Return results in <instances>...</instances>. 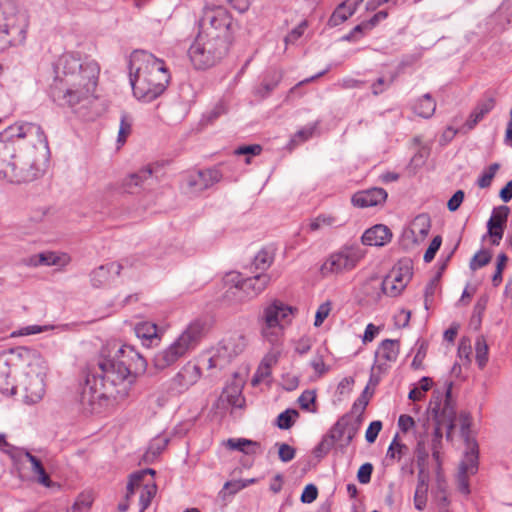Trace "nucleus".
Instances as JSON below:
<instances>
[{"label":"nucleus","instance_id":"1","mask_svg":"<svg viewBox=\"0 0 512 512\" xmlns=\"http://www.w3.org/2000/svg\"><path fill=\"white\" fill-rule=\"evenodd\" d=\"M146 366V360L128 345L120 347L113 356L101 357L81 386L79 401L83 410L100 412L106 406L123 401Z\"/></svg>","mask_w":512,"mask_h":512},{"label":"nucleus","instance_id":"2","mask_svg":"<svg viewBox=\"0 0 512 512\" xmlns=\"http://www.w3.org/2000/svg\"><path fill=\"white\" fill-rule=\"evenodd\" d=\"M49 154L47 137L34 123L16 124L0 133V178L30 182L41 173L40 162Z\"/></svg>","mask_w":512,"mask_h":512},{"label":"nucleus","instance_id":"3","mask_svg":"<svg viewBox=\"0 0 512 512\" xmlns=\"http://www.w3.org/2000/svg\"><path fill=\"white\" fill-rule=\"evenodd\" d=\"M100 68L94 60H82L66 53L55 65V77L49 87V96L59 106L74 107L93 96Z\"/></svg>","mask_w":512,"mask_h":512},{"label":"nucleus","instance_id":"4","mask_svg":"<svg viewBox=\"0 0 512 512\" xmlns=\"http://www.w3.org/2000/svg\"><path fill=\"white\" fill-rule=\"evenodd\" d=\"M129 69L133 94L144 102H151L159 97L170 81L164 61L146 51L132 53Z\"/></svg>","mask_w":512,"mask_h":512},{"label":"nucleus","instance_id":"5","mask_svg":"<svg viewBox=\"0 0 512 512\" xmlns=\"http://www.w3.org/2000/svg\"><path fill=\"white\" fill-rule=\"evenodd\" d=\"M205 331L206 324L203 320H193L169 347L154 356L155 367L163 370L194 350L205 335Z\"/></svg>","mask_w":512,"mask_h":512},{"label":"nucleus","instance_id":"6","mask_svg":"<svg viewBox=\"0 0 512 512\" xmlns=\"http://www.w3.org/2000/svg\"><path fill=\"white\" fill-rule=\"evenodd\" d=\"M452 387L453 382L445 383V400L443 404L439 396L430 402L428 411L434 421L430 428L431 448H437L441 445L444 430L446 431V438L449 440L455 429L456 409L452 400Z\"/></svg>","mask_w":512,"mask_h":512},{"label":"nucleus","instance_id":"7","mask_svg":"<svg viewBox=\"0 0 512 512\" xmlns=\"http://www.w3.org/2000/svg\"><path fill=\"white\" fill-rule=\"evenodd\" d=\"M238 23L222 6H205L198 20V32L232 44Z\"/></svg>","mask_w":512,"mask_h":512},{"label":"nucleus","instance_id":"8","mask_svg":"<svg viewBox=\"0 0 512 512\" xmlns=\"http://www.w3.org/2000/svg\"><path fill=\"white\" fill-rule=\"evenodd\" d=\"M230 46L228 42L198 32L188 49V57L195 69L206 70L221 62Z\"/></svg>","mask_w":512,"mask_h":512},{"label":"nucleus","instance_id":"9","mask_svg":"<svg viewBox=\"0 0 512 512\" xmlns=\"http://www.w3.org/2000/svg\"><path fill=\"white\" fill-rule=\"evenodd\" d=\"M292 312L291 306L279 300H274L263 308L259 316L261 335L272 346H277L282 341L285 321Z\"/></svg>","mask_w":512,"mask_h":512},{"label":"nucleus","instance_id":"10","mask_svg":"<svg viewBox=\"0 0 512 512\" xmlns=\"http://www.w3.org/2000/svg\"><path fill=\"white\" fill-rule=\"evenodd\" d=\"M22 358L29 361V366H36L37 369H31L25 374L21 381L24 401L28 404L39 402L45 393V361L41 355L30 349H24L20 354Z\"/></svg>","mask_w":512,"mask_h":512},{"label":"nucleus","instance_id":"11","mask_svg":"<svg viewBox=\"0 0 512 512\" xmlns=\"http://www.w3.org/2000/svg\"><path fill=\"white\" fill-rule=\"evenodd\" d=\"M364 255L365 252L358 245L345 246L329 256L321 266V273L323 276H328L351 271Z\"/></svg>","mask_w":512,"mask_h":512},{"label":"nucleus","instance_id":"12","mask_svg":"<svg viewBox=\"0 0 512 512\" xmlns=\"http://www.w3.org/2000/svg\"><path fill=\"white\" fill-rule=\"evenodd\" d=\"M359 427L349 415L340 417L316 448H346L353 445Z\"/></svg>","mask_w":512,"mask_h":512},{"label":"nucleus","instance_id":"13","mask_svg":"<svg viewBox=\"0 0 512 512\" xmlns=\"http://www.w3.org/2000/svg\"><path fill=\"white\" fill-rule=\"evenodd\" d=\"M26 28L24 19L20 20L15 15L5 17L0 11V52L10 46L23 43L26 38Z\"/></svg>","mask_w":512,"mask_h":512},{"label":"nucleus","instance_id":"14","mask_svg":"<svg viewBox=\"0 0 512 512\" xmlns=\"http://www.w3.org/2000/svg\"><path fill=\"white\" fill-rule=\"evenodd\" d=\"M398 427L404 437L413 436L416 440V448H431V424L429 420L416 425L414 419L407 414H402L398 419Z\"/></svg>","mask_w":512,"mask_h":512},{"label":"nucleus","instance_id":"15","mask_svg":"<svg viewBox=\"0 0 512 512\" xmlns=\"http://www.w3.org/2000/svg\"><path fill=\"white\" fill-rule=\"evenodd\" d=\"M479 469V450H466L458 466L457 488L464 494H470L469 478Z\"/></svg>","mask_w":512,"mask_h":512},{"label":"nucleus","instance_id":"16","mask_svg":"<svg viewBox=\"0 0 512 512\" xmlns=\"http://www.w3.org/2000/svg\"><path fill=\"white\" fill-rule=\"evenodd\" d=\"M412 277L411 268L408 264L394 267L382 281V291L386 295L395 297L399 295Z\"/></svg>","mask_w":512,"mask_h":512},{"label":"nucleus","instance_id":"17","mask_svg":"<svg viewBox=\"0 0 512 512\" xmlns=\"http://www.w3.org/2000/svg\"><path fill=\"white\" fill-rule=\"evenodd\" d=\"M201 377L200 367L189 361L187 362L180 371L172 378L171 387L178 393L187 391L193 386Z\"/></svg>","mask_w":512,"mask_h":512},{"label":"nucleus","instance_id":"18","mask_svg":"<svg viewBox=\"0 0 512 512\" xmlns=\"http://www.w3.org/2000/svg\"><path fill=\"white\" fill-rule=\"evenodd\" d=\"M221 178L222 174L216 168L199 170L188 176L187 187L191 193L202 192L219 182Z\"/></svg>","mask_w":512,"mask_h":512},{"label":"nucleus","instance_id":"19","mask_svg":"<svg viewBox=\"0 0 512 512\" xmlns=\"http://www.w3.org/2000/svg\"><path fill=\"white\" fill-rule=\"evenodd\" d=\"M509 212V208L504 205L493 210V213L487 222L488 234L491 237L492 245H499L504 234V228Z\"/></svg>","mask_w":512,"mask_h":512},{"label":"nucleus","instance_id":"20","mask_svg":"<svg viewBox=\"0 0 512 512\" xmlns=\"http://www.w3.org/2000/svg\"><path fill=\"white\" fill-rule=\"evenodd\" d=\"M387 192L383 188L373 187L356 192L352 198V204L359 208H367L382 205L387 199Z\"/></svg>","mask_w":512,"mask_h":512},{"label":"nucleus","instance_id":"21","mask_svg":"<svg viewBox=\"0 0 512 512\" xmlns=\"http://www.w3.org/2000/svg\"><path fill=\"white\" fill-rule=\"evenodd\" d=\"M400 350L399 340L385 339L376 351L377 370L382 373L387 369L388 362H395Z\"/></svg>","mask_w":512,"mask_h":512},{"label":"nucleus","instance_id":"22","mask_svg":"<svg viewBox=\"0 0 512 512\" xmlns=\"http://www.w3.org/2000/svg\"><path fill=\"white\" fill-rule=\"evenodd\" d=\"M271 281L268 274H257L253 277L237 280L235 287L243 291L249 298L256 297L266 289Z\"/></svg>","mask_w":512,"mask_h":512},{"label":"nucleus","instance_id":"23","mask_svg":"<svg viewBox=\"0 0 512 512\" xmlns=\"http://www.w3.org/2000/svg\"><path fill=\"white\" fill-rule=\"evenodd\" d=\"M246 344V338L241 334H234L223 339L218 346L220 356H223V362L229 363L234 357L242 353Z\"/></svg>","mask_w":512,"mask_h":512},{"label":"nucleus","instance_id":"24","mask_svg":"<svg viewBox=\"0 0 512 512\" xmlns=\"http://www.w3.org/2000/svg\"><path fill=\"white\" fill-rule=\"evenodd\" d=\"M392 233L390 229L383 225L377 224L367 229L361 237L362 243L368 246H384L390 242Z\"/></svg>","mask_w":512,"mask_h":512},{"label":"nucleus","instance_id":"25","mask_svg":"<svg viewBox=\"0 0 512 512\" xmlns=\"http://www.w3.org/2000/svg\"><path fill=\"white\" fill-rule=\"evenodd\" d=\"M123 265L119 262H111L106 265H100L90 273V281L93 287H102L109 279L111 271L120 275Z\"/></svg>","mask_w":512,"mask_h":512},{"label":"nucleus","instance_id":"26","mask_svg":"<svg viewBox=\"0 0 512 512\" xmlns=\"http://www.w3.org/2000/svg\"><path fill=\"white\" fill-rule=\"evenodd\" d=\"M16 388L11 374L10 361L6 355L0 354V392L12 395L16 393Z\"/></svg>","mask_w":512,"mask_h":512},{"label":"nucleus","instance_id":"27","mask_svg":"<svg viewBox=\"0 0 512 512\" xmlns=\"http://www.w3.org/2000/svg\"><path fill=\"white\" fill-rule=\"evenodd\" d=\"M431 228V220L427 214L417 215L411 223V227L405 232L406 237L413 238L414 242H417L416 235H419L421 239H424Z\"/></svg>","mask_w":512,"mask_h":512},{"label":"nucleus","instance_id":"28","mask_svg":"<svg viewBox=\"0 0 512 512\" xmlns=\"http://www.w3.org/2000/svg\"><path fill=\"white\" fill-rule=\"evenodd\" d=\"M150 179H152V169L150 167H146L125 178L123 181V187L127 193L133 194L137 192L138 187H141Z\"/></svg>","mask_w":512,"mask_h":512},{"label":"nucleus","instance_id":"29","mask_svg":"<svg viewBox=\"0 0 512 512\" xmlns=\"http://www.w3.org/2000/svg\"><path fill=\"white\" fill-rule=\"evenodd\" d=\"M24 457L31 463L32 470L35 474L38 475V482L45 487H53L56 486L55 483H53L49 477V475L46 473L45 468L39 458L32 455L29 450H23Z\"/></svg>","mask_w":512,"mask_h":512},{"label":"nucleus","instance_id":"30","mask_svg":"<svg viewBox=\"0 0 512 512\" xmlns=\"http://www.w3.org/2000/svg\"><path fill=\"white\" fill-rule=\"evenodd\" d=\"M428 482L423 470L418 474V483L414 494V505L417 510H424L427 503Z\"/></svg>","mask_w":512,"mask_h":512},{"label":"nucleus","instance_id":"31","mask_svg":"<svg viewBox=\"0 0 512 512\" xmlns=\"http://www.w3.org/2000/svg\"><path fill=\"white\" fill-rule=\"evenodd\" d=\"M136 336L143 340L144 345H151L153 341L158 340L157 326L150 322L139 323L135 327Z\"/></svg>","mask_w":512,"mask_h":512},{"label":"nucleus","instance_id":"32","mask_svg":"<svg viewBox=\"0 0 512 512\" xmlns=\"http://www.w3.org/2000/svg\"><path fill=\"white\" fill-rule=\"evenodd\" d=\"M413 109L420 117L430 118L435 112L436 103L432 96L427 93L416 102Z\"/></svg>","mask_w":512,"mask_h":512},{"label":"nucleus","instance_id":"33","mask_svg":"<svg viewBox=\"0 0 512 512\" xmlns=\"http://www.w3.org/2000/svg\"><path fill=\"white\" fill-rule=\"evenodd\" d=\"M155 470L146 468L142 471L135 472L130 475L129 482L127 484V493L126 500H129L130 497L134 494V489L138 488L142 485V479L146 474L155 475Z\"/></svg>","mask_w":512,"mask_h":512},{"label":"nucleus","instance_id":"34","mask_svg":"<svg viewBox=\"0 0 512 512\" xmlns=\"http://www.w3.org/2000/svg\"><path fill=\"white\" fill-rule=\"evenodd\" d=\"M343 223L339 222V220L332 216V215H326L322 214L314 218L310 224L309 229L311 231H317L323 227H333V226H341Z\"/></svg>","mask_w":512,"mask_h":512},{"label":"nucleus","instance_id":"35","mask_svg":"<svg viewBox=\"0 0 512 512\" xmlns=\"http://www.w3.org/2000/svg\"><path fill=\"white\" fill-rule=\"evenodd\" d=\"M157 486L154 482L145 484L141 489L139 498L140 512H144L150 505L152 499L156 495Z\"/></svg>","mask_w":512,"mask_h":512},{"label":"nucleus","instance_id":"36","mask_svg":"<svg viewBox=\"0 0 512 512\" xmlns=\"http://www.w3.org/2000/svg\"><path fill=\"white\" fill-rule=\"evenodd\" d=\"M476 362L483 369L488 361V345L483 336H478L475 341Z\"/></svg>","mask_w":512,"mask_h":512},{"label":"nucleus","instance_id":"37","mask_svg":"<svg viewBox=\"0 0 512 512\" xmlns=\"http://www.w3.org/2000/svg\"><path fill=\"white\" fill-rule=\"evenodd\" d=\"M298 417L299 412L297 410L287 409L278 415L276 419V425L280 429H289L293 426Z\"/></svg>","mask_w":512,"mask_h":512},{"label":"nucleus","instance_id":"38","mask_svg":"<svg viewBox=\"0 0 512 512\" xmlns=\"http://www.w3.org/2000/svg\"><path fill=\"white\" fill-rule=\"evenodd\" d=\"M272 262V254L269 251L262 249L255 255L251 266L254 267L255 270H266L271 266Z\"/></svg>","mask_w":512,"mask_h":512},{"label":"nucleus","instance_id":"39","mask_svg":"<svg viewBox=\"0 0 512 512\" xmlns=\"http://www.w3.org/2000/svg\"><path fill=\"white\" fill-rule=\"evenodd\" d=\"M132 131V118L123 113L120 119V126L118 131L117 143L123 145L126 142L127 137Z\"/></svg>","mask_w":512,"mask_h":512},{"label":"nucleus","instance_id":"40","mask_svg":"<svg viewBox=\"0 0 512 512\" xmlns=\"http://www.w3.org/2000/svg\"><path fill=\"white\" fill-rule=\"evenodd\" d=\"M168 445L172 446H182V445H188V443L179 436H173V437H167V435H160L157 438L154 439L152 448H165Z\"/></svg>","mask_w":512,"mask_h":512},{"label":"nucleus","instance_id":"41","mask_svg":"<svg viewBox=\"0 0 512 512\" xmlns=\"http://www.w3.org/2000/svg\"><path fill=\"white\" fill-rule=\"evenodd\" d=\"M492 254L488 250H480L470 260L469 267L476 271L490 263Z\"/></svg>","mask_w":512,"mask_h":512},{"label":"nucleus","instance_id":"42","mask_svg":"<svg viewBox=\"0 0 512 512\" xmlns=\"http://www.w3.org/2000/svg\"><path fill=\"white\" fill-rule=\"evenodd\" d=\"M433 497L437 504V507L449 506L450 501L448 499L447 484L445 481H442V480L437 481V487L433 491Z\"/></svg>","mask_w":512,"mask_h":512},{"label":"nucleus","instance_id":"43","mask_svg":"<svg viewBox=\"0 0 512 512\" xmlns=\"http://www.w3.org/2000/svg\"><path fill=\"white\" fill-rule=\"evenodd\" d=\"M94 501V498L91 493H81L77 497L76 501L74 502L72 506L73 512H85L88 511L92 503Z\"/></svg>","mask_w":512,"mask_h":512},{"label":"nucleus","instance_id":"44","mask_svg":"<svg viewBox=\"0 0 512 512\" xmlns=\"http://www.w3.org/2000/svg\"><path fill=\"white\" fill-rule=\"evenodd\" d=\"M349 17H351V13L344 9V5L339 4L330 16L327 24L330 27H336L345 22Z\"/></svg>","mask_w":512,"mask_h":512},{"label":"nucleus","instance_id":"45","mask_svg":"<svg viewBox=\"0 0 512 512\" xmlns=\"http://www.w3.org/2000/svg\"><path fill=\"white\" fill-rule=\"evenodd\" d=\"M281 344L282 341L277 346H273V348L264 356L260 363L262 366L271 370V368L278 362L281 354Z\"/></svg>","mask_w":512,"mask_h":512},{"label":"nucleus","instance_id":"46","mask_svg":"<svg viewBox=\"0 0 512 512\" xmlns=\"http://www.w3.org/2000/svg\"><path fill=\"white\" fill-rule=\"evenodd\" d=\"M499 164L493 163L489 166L488 170L485 171L478 179L477 184L480 188H487L491 185L492 179L494 178Z\"/></svg>","mask_w":512,"mask_h":512},{"label":"nucleus","instance_id":"47","mask_svg":"<svg viewBox=\"0 0 512 512\" xmlns=\"http://www.w3.org/2000/svg\"><path fill=\"white\" fill-rule=\"evenodd\" d=\"M461 436L464 439L466 448H478L476 440L470 436L468 417L463 416L461 424Z\"/></svg>","mask_w":512,"mask_h":512},{"label":"nucleus","instance_id":"48","mask_svg":"<svg viewBox=\"0 0 512 512\" xmlns=\"http://www.w3.org/2000/svg\"><path fill=\"white\" fill-rule=\"evenodd\" d=\"M58 262V257L51 252L41 253L38 256H35L31 259V263L35 266L37 265H55Z\"/></svg>","mask_w":512,"mask_h":512},{"label":"nucleus","instance_id":"49","mask_svg":"<svg viewBox=\"0 0 512 512\" xmlns=\"http://www.w3.org/2000/svg\"><path fill=\"white\" fill-rule=\"evenodd\" d=\"M223 394L225 395V398L230 405L234 407L242 406L244 400L242 399L241 393L237 387L227 389L223 392Z\"/></svg>","mask_w":512,"mask_h":512},{"label":"nucleus","instance_id":"50","mask_svg":"<svg viewBox=\"0 0 512 512\" xmlns=\"http://www.w3.org/2000/svg\"><path fill=\"white\" fill-rule=\"evenodd\" d=\"M441 243H442V238L439 235L435 236L432 239L428 249L426 250V252L424 254V261L426 263H429L434 259L437 251L439 250V248L441 246Z\"/></svg>","mask_w":512,"mask_h":512},{"label":"nucleus","instance_id":"51","mask_svg":"<svg viewBox=\"0 0 512 512\" xmlns=\"http://www.w3.org/2000/svg\"><path fill=\"white\" fill-rule=\"evenodd\" d=\"M382 429V422L381 421H373L368 426L366 433H365V439L368 442V444H373L379 434V432Z\"/></svg>","mask_w":512,"mask_h":512},{"label":"nucleus","instance_id":"52","mask_svg":"<svg viewBox=\"0 0 512 512\" xmlns=\"http://www.w3.org/2000/svg\"><path fill=\"white\" fill-rule=\"evenodd\" d=\"M495 106V99L491 96L485 97L484 99L480 100L475 107V111L479 113L480 116H483L487 113H489Z\"/></svg>","mask_w":512,"mask_h":512},{"label":"nucleus","instance_id":"53","mask_svg":"<svg viewBox=\"0 0 512 512\" xmlns=\"http://www.w3.org/2000/svg\"><path fill=\"white\" fill-rule=\"evenodd\" d=\"M331 311V303L329 301L321 304L316 312L314 326L319 327L322 325L324 320L328 317Z\"/></svg>","mask_w":512,"mask_h":512},{"label":"nucleus","instance_id":"54","mask_svg":"<svg viewBox=\"0 0 512 512\" xmlns=\"http://www.w3.org/2000/svg\"><path fill=\"white\" fill-rule=\"evenodd\" d=\"M373 466L371 463H364L358 470L357 479L361 484H367L371 480Z\"/></svg>","mask_w":512,"mask_h":512},{"label":"nucleus","instance_id":"55","mask_svg":"<svg viewBox=\"0 0 512 512\" xmlns=\"http://www.w3.org/2000/svg\"><path fill=\"white\" fill-rule=\"evenodd\" d=\"M396 78V75H392L388 81H386L383 77L377 79L376 82L372 84V93L377 96L384 92L385 86H390Z\"/></svg>","mask_w":512,"mask_h":512},{"label":"nucleus","instance_id":"56","mask_svg":"<svg viewBox=\"0 0 512 512\" xmlns=\"http://www.w3.org/2000/svg\"><path fill=\"white\" fill-rule=\"evenodd\" d=\"M318 496V489L314 484H308L305 486L302 494L301 501L303 503H312Z\"/></svg>","mask_w":512,"mask_h":512},{"label":"nucleus","instance_id":"57","mask_svg":"<svg viewBox=\"0 0 512 512\" xmlns=\"http://www.w3.org/2000/svg\"><path fill=\"white\" fill-rule=\"evenodd\" d=\"M316 399L315 391L313 390H305L298 398V403L300 407L304 410H308L310 404L314 403Z\"/></svg>","mask_w":512,"mask_h":512},{"label":"nucleus","instance_id":"58","mask_svg":"<svg viewBox=\"0 0 512 512\" xmlns=\"http://www.w3.org/2000/svg\"><path fill=\"white\" fill-rule=\"evenodd\" d=\"M365 409H366V407H362V405L360 403L355 401L350 413L347 414L350 416V420H352V417H355L353 424H357L358 427H360V424L363 420V414H364Z\"/></svg>","mask_w":512,"mask_h":512},{"label":"nucleus","instance_id":"59","mask_svg":"<svg viewBox=\"0 0 512 512\" xmlns=\"http://www.w3.org/2000/svg\"><path fill=\"white\" fill-rule=\"evenodd\" d=\"M270 375H271V370L260 364L257 371L255 372L254 376L251 379V384L253 386H257L263 380L270 377Z\"/></svg>","mask_w":512,"mask_h":512},{"label":"nucleus","instance_id":"60","mask_svg":"<svg viewBox=\"0 0 512 512\" xmlns=\"http://www.w3.org/2000/svg\"><path fill=\"white\" fill-rule=\"evenodd\" d=\"M307 28V22L306 21H303L301 22L297 27H295L285 38V42L288 44V43H293L295 42L297 39H299L305 29Z\"/></svg>","mask_w":512,"mask_h":512},{"label":"nucleus","instance_id":"61","mask_svg":"<svg viewBox=\"0 0 512 512\" xmlns=\"http://www.w3.org/2000/svg\"><path fill=\"white\" fill-rule=\"evenodd\" d=\"M226 448H231V449H234V448H242L246 445H256L257 443L256 442H253L251 440H248V439H244V438H238V439H235V438H230L226 441H223L222 443Z\"/></svg>","mask_w":512,"mask_h":512},{"label":"nucleus","instance_id":"62","mask_svg":"<svg viewBox=\"0 0 512 512\" xmlns=\"http://www.w3.org/2000/svg\"><path fill=\"white\" fill-rule=\"evenodd\" d=\"M464 200V192L457 190L453 196L449 199L447 207L451 212L456 211Z\"/></svg>","mask_w":512,"mask_h":512},{"label":"nucleus","instance_id":"63","mask_svg":"<svg viewBox=\"0 0 512 512\" xmlns=\"http://www.w3.org/2000/svg\"><path fill=\"white\" fill-rule=\"evenodd\" d=\"M310 364L318 377L322 376L328 371V367L326 366L322 356L315 357Z\"/></svg>","mask_w":512,"mask_h":512},{"label":"nucleus","instance_id":"64","mask_svg":"<svg viewBox=\"0 0 512 512\" xmlns=\"http://www.w3.org/2000/svg\"><path fill=\"white\" fill-rule=\"evenodd\" d=\"M262 151V147L258 144L241 146L235 150V153L238 155H258Z\"/></svg>","mask_w":512,"mask_h":512}]
</instances>
